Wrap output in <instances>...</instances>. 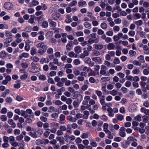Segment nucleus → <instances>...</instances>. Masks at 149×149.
Wrapping results in <instances>:
<instances>
[{
	"label": "nucleus",
	"mask_w": 149,
	"mask_h": 149,
	"mask_svg": "<svg viewBox=\"0 0 149 149\" xmlns=\"http://www.w3.org/2000/svg\"><path fill=\"white\" fill-rule=\"evenodd\" d=\"M36 47L38 49V53L41 55H43L46 52L47 48V46L43 42L38 43Z\"/></svg>",
	"instance_id": "f257e3e1"
},
{
	"label": "nucleus",
	"mask_w": 149,
	"mask_h": 149,
	"mask_svg": "<svg viewBox=\"0 0 149 149\" xmlns=\"http://www.w3.org/2000/svg\"><path fill=\"white\" fill-rule=\"evenodd\" d=\"M42 130L41 129H39L38 131L36 130V129H34L31 132H29L28 134L30 136L34 138L39 137L42 134Z\"/></svg>",
	"instance_id": "f03ea898"
},
{
	"label": "nucleus",
	"mask_w": 149,
	"mask_h": 149,
	"mask_svg": "<svg viewBox=\"0 0 149 149\" xmlns=\"http://www.w3.org/2000/svg\"><path fill=\"white\" fill-rule=\"evenodd\" d=\"M60 129L63 132L66 131L67 133L69 134H72V128H71V125L68 124L67 125L66 127L65 126H61L60 127Z\"/></svg>",
	"instance_id": "7ed1b4c3"
},
{
	"label": "nucleus",
	"mask_w": 149,
	"mask_h": 149,
	"mask_svg": "<svg viewBox=\"0 0 149 149\" xmlns=\"http://www.w3.org/2000/svg\"><path fill=\"white\" fill-rule=\"evenodd\" d=\"M3 6L5 9L8 10H11L13 8V5L12 3L10 2H5Z\"/></svg>",
	"instance_id": "20e7f679"
},
{
	"label": "nucleus",
	"mask_w": 149,
	"mask_h": 149,
	"mask_svg": "<svg viewBox=\"0 0 149 149\" xmlns=\"http://www.w3.org/2000/svg\"><path fill=\"white\" fill-rule=\"evenodd\" d=\"M49 26L51 27V29L53 30L55 29H56L57 25L56 23L50 19H49Z\"/></svg>",
	"instance_id": "39448f33"
},
{
	"label": "nucleus",
	"mask_w": 149,
	"mask_h": 149,
	"mask_svg": "<svg viewBox=\"0 0 149 149\" xmlns=\"http://www.w3.org/2000/svg\"><path fill=\"white\" fill-rule=\"evenodd\" d=\"M140 111L142 113H144L146 115L149 116V109H146L145 107H142Z\"/></svg>",
	"instance_id": "423d86ee"
},
{
	"label": "nucleus",
	"mask_w": 149,
	"mask_h": 149,
	"mask_svg": "<svg viewBox=\"0 0 149 149\" xmlns=\"http://www.w3.org/2000/svg\"><path fill=\"white\" fill-rule=\"evenodd\" d=\"M29 54L27 53H23L18 57V58L19 60H21L23 57L25 58H28L29 56Z\"/></svg>",
	"instance_id": "0eeeda50"
},
{
	"label": "nucleus",
	"mask_w": 149,
	"mask_h": 149,
	"mask_svg": "<svg viewBox=\"0 0 149 149\" xmlns=\"http://www.w3.org/2000/svg\"><path fill=\"white\" fill-rule=\"evenodd\" d=\"M92 59L93 61L100 64L102 63V58L99 57H93L92 58Z\"/></svg>",
	"instance_id": "6e6552de"
},
{
	"label": "nucleus",
	"mask_w": 149,
	"mask_h": 149,
	"mask_svg": "<svg viewBox=\"0 0 149 149\" xmlns=\"http://www.w3.org/2000/svg\"><path fill=\"white\" fill-rule=\"evenodd\" d=\"M115 46L112 43H109L107 45V48L109 50H113L115 49Z\"/></svg>",
	"instance_id": "1a4fd4ad"
},
{
	"label": "nucleus",
	"mask_w": 149,
	"mask_h": 149,
	"mask_svg": "<svg viewBox=\"0 0 149 149\" xmlns=\"http://www.w3.org/2000/svg\"><path fill=\"white\" fill-rule=\"evenodd\" d=\"M49 61V59L47 58H42L41 59L40 63L41 64H43L44 63H47Z\"/></svg>",
	"instance_id": "9d476101"
},
{
	"label": "nucleus",
	"mask_w": 149,
	"mask_h": 149,
	"mask_svg": "<svg viewBox=\"0 0 149 149\" xmlns=\"http://www.w3.org/2000/svg\"><path fill=\"white\" fill-rule=\"evenodd\" d=\"M78 4L79 7H83L87 5L86 2L83 0H80L78 2Z\"/></svg>",
	"instance_id": "9b49d317"
},
{
	"label": "nucleus",
	"mask_w": 149,
	"mask_h": 149,
	"mask_svg": "<svg viewBox=\"0 0 149 149\" xmlns=\"http://www.w3.org/2000/svg\"><path fill=\"white\" fill-rule=\"evenodd\" d=\"M108 112V115L111 117H113L114 116V113L112 111V109L111 107H109L107 109Z\"/></svg>",
	"instance_id": "f8f14e48"
},
{
	"label": "nucleus",
	"mask_w": 149,
	"mask_h": 149,
	"mask_svg": "<svg viewBox=\"0 0 149 149\" xmlns=\"http://www.w3.org/2000/svg\"><path fill=\"white\" fill-rule=\"evenodd\" d=\"M89 53L88 52L85 50L84 51L83 53L81 54L80 56V58L83 59L85 58L86 56H88L89 55Z\"/></svg>",
	"instance_id": "ddd939ff"
},
{
	"label": "nucleus",
	"mask_w": 149,
	"mask_h": 149,
	"mask_svg": "<svg viewBox=\"0 0 149 149\" xmlns=\"http://www.w3.org/2000/svg\"><path fill=\"white\" fill-rule=\"evenodd\" d=\"M143 49L144 54L146 55L149 54V47L147 45H146L145 47H143Z\"/></svg>",
	"instance_id": "4468645a"
},
{
	"label": "nucleus",
	"mask_w": 149,
	"mask_h": 149,
	"mask_svg": "<svg viewBox=\"0 0 149 149\" xmlns=\"http://www.w3.org/2000/svg\"><path fill=\"white\" fill-rule=\"evenodd\" d=\"M60 14L59 13H54L52 15V17L54 19L57 20L60 17Z\"/></svg>",
	"instance_id": "2eb2a0df"
},
{
	"label": "nucleus",
	"mask_w": 149,
	"mask_h": 149,
	"mask_svg": "<svg viewBox=\"0 0 149 149\" xmlns=\"http://www.w3.org/2000/svg\"><path fill=\"white\" fill-rule=\"evenodd\" d=\"M99 40V39L98 38L95 39H89L88 41V42L89 44H91L94 43H97L98 42Z\"/></svg>",
	"instance_id": "dca6fc26"
},
{
	"label": "nucleus",
	"mask_w": 149,
	"mask_h": 149,
	"mask_svg": "<svg viewBox=\"0 0 149 149\" xmlns=\"http://www.w3.org/2000/svg\"><path fill=\"white\" fill-rule=\"evenodd\" d=\"M8 123L11 125V127L13 128H15L16 126L15 123L12 119H10L8 121Z\"/></svg>",
	"instance_id": "f3484780"
},
{
	"label": "nucleus",
	"mask_w": 149,
	"mask_h": 149,
	"mask_svg": "<svg viewBox=\"0 0 149 149\" xmlns=\"http://www.w3.org/2000/svg\"><path fill=\"white\" fill-rule=\"evenodd\" d=\"M74 49L75 52L77 54H79L82 52L81 48L79 46H76L74 48Z\"/></svg>",
	"instance_id": "a211bd4d"
},
{
	"label": "nucleus",
	"mask_w": 149,
	"mask_h": 149,
	"mask_svg": "<svg viewBox=\"0 0 149 149\" xmlns=\"http://www.w3.org/2000/svg\"><path fill=\"white\" fill-rule=\"evenodd\" d=\"M76 93L77 95V96L76 98L77 99L79 102H80L82 100L83 96L81 95L79 92H77Z\"/></svg>",
	"instance_id": "6ab92c4d"
},
{
	"label": "nucleus",
	"mask_w": 149,
	"mask_h": 149,
	"mask_svg": "<svg viewBox=\"0 0 149 149\" xmlns=\"http://www.w3.org/2000/svg\"><path fill=\"white\" fill-rule=\"evenodd\" d=\"M6 56V53L4 51H2L0 52V57L2 58H5Z\"/></svg>",
	"instance_id": "aec40b11"
},
{
	"label": "nucleus",
	"mask_w": 149,
	"mask_h": 149,
	"mask_svg": "<svg viewBox=\"0 0 149 149\" xmlns=\"http://www.w3.org/2000/svg\"><path fill=\"white\" fill-rule=\"evenodd\" d=\"M56 139L57 141H59L60 143L61 144H63L64 143V141L63 139V138L61 137L58 136L56 138Z\"/></svg>",
	"instance_id": "412c9836"
},
{
	"label": "nucleus",
	"mask_w": 149,
	"mask_h": 149,
	"mask_svg": "<svg viewBox=\"0 0 149 149\" xmlns=\"http://www.w3.org/2000/svg\"><path fill=\"white\" fill-rule=\"evenodd\" d=\"M8 28V25L6 24H0V29H7Z\"/></svg>",
	"instance_id": "4be33fe9"
},
{
	"label": "nucleus",
	"mask_w": 149,
	"mask_h": 149,
	"mask_svg": "<svg viewBox=\"0 0 149 149\" xmlns=\"http://www.w3.org/2000/svg\"><path fill=\"white\" fill-rule=\"evenodd\" d=\"M68 56L70 58L77 57V55L72 51L70 52L68 54Z\"/></svg>",
	"instance_id": "5701e85b"
},
{
	"label": "nucleus",
	"mask_w": 149,
	"mask_h": 149,
	"mask_svg": "<svg viewBox=\"0 0 149 149\" xmlns=\"http://www.w3.org/2000/svg\"><path fill=\"white\" fill-rule=\"evenodd\" d=\"M84 25L86 28L88 29H90L92 28L91 24L87 22H84Z\"/></svg>",
	"instance_id": "b1692460"
},
{
	"label": "nucleus",
	"mask_w": 149,
	"mask_h": 149,
	"mask_svg": "<svg viewBox=\"0 0 149 149\" xmlns=\"http://www.w3.org/2000/svg\"><path fill=\"white\" fill-rule=\"evenodd\" d=\"M72 20L70 16L69 15H67L66 16V19H65V22L66 23H69L71 22Z\"/></svg>",
	"instance_id": "393cba45"
},
{
	"label": "nucleus",
	"mask_w": 149,
	"mask_h": 149,
	"mask_svg": "<svg viewBox=\"0 0 149 149\" xmlns=\"http://www.w3.org/2000/svg\"><path fill=\"white\" fill-rule=\"evenodd\" d=\"M49 109L50 110V112L51 113L53 112H57L58 110V109L55 108V107L52 106L49 107Z\"/></svg>",
	"instance_id": "a878e982"
},
{
	"label": "nucleus",
	"mask_w": 149,
	"mask_h": 149,
	"mask_svg": "<svg viewBox=\"0 0 149 149\" xmlns=\"http://www.w3.org/2000/svg\"><path fill=\"white\" fill-rule=\"evenodd\" d=\"M51 126L52 127L57 129L59 126V124L56 123H52L50 124Z\"/></svg>",
	"instance_id": "bb28decb"
},
{
	"label": "nucleus",
	"mask_w": 149,
	"mask_h": 149,
	"mask_svg": "<svg viewBox=\"0 0 149 149\" xmlns=\"http://www.w3.org/2000/svg\"><path fill=\"white\" fill-rule=\"evenodd\" d=\"M84 118L86 119L88 118V116L90 115L89 112L88 111H85L84 112Z\"/></svg>",
	"instance_id": "cd10ccee"
},
{
	"label": "nucleus",
	"mask_w": 149,
	"mask_h": 149,
	"mask_svg": "<svg viewBox=\"0 0 149 149\" xmlns=\"http://www.w3.org/2000/svg\"><path fill=\"white\" fill-rule=\"evenodd\" d=\"M118 120H119L122 121L124 119L123 116L120 114H118L116 115Z\"/></svg>",
	"instance_id": "c85d7f7f"
},
{
	"label": "nucleus",
	"mask_w": 149,
	"mask_h": 149,
	"mask_svg": "<svg viewBox=\"0 0 149 149\" xmlns=\"http://www.w3.org/2000/svg\"><path fill=\"white\" fill-rule=\"evenodd\" d=\"M1 121L3 122H5L7 120V118L6 116L5 115H1L0 117Z\"/></svg>",
	"instance_id": "c756f323"
},
{
	"label": "nucleus",
	"mask_w": 149,
	"mask_h": 149,
	"mask_svg": "<svg viewBox=\"0 0 149 149\" xmlns=\"http://www.w3.org/2000/svg\"><path fill=\"white\" fill-rule=\"evenodd\" d=\"M58 6L56 4L52 5L50 8V10L52 11H54L58 8Z\"/></svg>",
	"instance_id": "7c9ffc66"
},
{
	"label": "nucleus",
	"mask_w": 149,
	"mask_h": 149,
	"mask_svg": "<svg viewBox=\"0 0 149 149\" xmlns=\"http://www.w3.org/2000/svg\"><path fill=\"white\" fill-rule=\"evenodd\" d=\"M81 67L83 68L82 70L83 71H87V72H89L91 69L90 68L86 66H84V65L81 66Z\"/></svg>",
	"instance_id": "2f4dec72"
},
{
	"label": "nucleus",
	"mask_w": 149,
	"mask_h": 149,
	"mask_svg": "<svg viewBox=\"0 0 149 149\" xmlns=\"http://www.w3.org/2000/svg\"><path fill=\"white\" fill-rule=\"evenodd\" d=\"M96 38V35L95 33H92L90 34L88 36V38L89 39L95 38Z\"/></svg>",
	"instance_id": "473e14b6"
},
{
	"label": "nucleus",
	"mask_w": 149,
	"mask_h": 149,
	"mask_svg": "<svg viewBox=\"0 0 149 149\" xmlns=\"http://www.w3.org/2000/svg\"><path fill=\"white\" fill-rule=\"evenodd\" d=\"M127 140L130 142L137 141V140L132 136H130L127 138Z\"/></svg>",
	"instance_id": "72a5a7b5"
},
{
	"label": "nucleus",
	"mask_w": 149,
	"mask_h": 149,
	"mask_svg": "<svg viewBox=\"0 0 149 149\" xmlns=\"http://www.w3.org/2000/svg\"><path fill=\"white\" fill-rule=\"evenodd\" d=\"M67 118L69 120L72 122H75L76 121V119L75 118H73L72 117L70 116H68L67 117Z\"/></svg>",
	"instance_id": "f704fd0d"
},
{
	"label": "nucleus",
	"mask_w": 149,
	"mask_h": 149,
	"mask_svg": "<svg viewBox=\"0 0 149 149\" xmlns=\"http://www.w3.org/2000/svg\"><path fill=\"white\" fill-rule=\"evenodd\" d=\"M110 79V77H102L101 78L100 81L102 82H106L109 81Z\"/></svg>",
	"instance_id": "c9c22d12"
},
{
	"label": "nucleus",
	"mask_w": 149,
	"mask_h": 149,
	"mask_svg": "<svg viewBox=\"0 0 149 149\" xmlns=\"http://www.w3.org/2000/svg\"><path fill=\"white\" fill-rule=\"evenodd\" d=\"M77 3V1L74 0L72 1H71L70 4L69 5V6H70L71 7L75 6Z\"/></svg>",
	"instance_id": "e433bc0d"
},
{
	"label": "nucleus",
	"mask_w": 149,
	"mask_h": 149,
	"mask_svg": "<svg viewBox=\"0 0 149 149\" xmlns=\"http://www.w3.org/2000/svg\"><path fill=\"white\" fill-rule=\"evenodd\" d=\"M31 17L29 19L28 22L31 24H33L34 22L35 15H31Z\"/></svg>",
	"instance_id": "4c0bfd02"
},
{
	"label": "nucleus",
	"mask_w": 149,
	"mask_h": 149,
	"mask_svg": "<svg viewBox=\"0 0 149 149\" xmlns=\"http://www.w3.org/2000/svg\"><path fill=\"white\" fill-rule=\"evenodd\" d=\"M100 55V53L97 51L93 50V51L92 55L93 56H98Z\"/></svg>",
	"instance_id": "58836bf2"
},
{
	"label": "nucleus",
	"mask_w": 149,
	"mask_h": 149,
	"mask_svg": "<svg viewBox=\"0 0 149 149\" xmlns=\"http://www.w3.org/2000/svg\"><path fill=\"white\" fill-rule=\"evenodd\" d=\"M73 63L74 65H77L80 64L81 63V62L79 59H76L73 61Z\"/></svg>",
	"instance_id": "ea45409f"
},
{
	"label": "nucleus",
	"mask_w": 149,
	"mask_h": 149,
	"mask_svg": "<svg viewBox=\"0 0 149 149\" xmlns=\"http://www.w3.org/2000/svg\"><path fill=\"white\" fill-rule=\"evenodd\" d=\"M28 74L27 73H24L20 77V78L22 80L26 79L28 77Z\"/></svg>",
	"instance_id": "a19ab883"
},
{
	"label": "nucleus",
	"mask_w": 149,
	"mask_h": 149,
	"mask_svg": "<svg viewBox=\"0 0 149 149\" xmlns=\"http://www.w3.org/2000/svg\"><path fill=\"white\" fill-rule=\"evenodd\" d=\"M88 133H83L81 136V137L83 139H85L88 138Z\"/></svg>",
	"instance_id": "79ce46f5"
},
{
	"label": "nucleus",
	"mask_w": 149,
	"mask_h": 149,
	"mask_svg": "<svg viewBox=\"0 0 149 149\" xmlns=\"http://www.w3.org/2000/svg\"><path fill=\"white\" fill-rule=\"evenodd\" d=\"M36 143L37 145H40L43 144V141L40 139H38L36 141Z\"/></svg>",
	"instance_id": "37998d69"
},
{
	"label": "nucleus",
	"mask_w": 149,
	"mask_h": 149,
	"mask_svg": "<svg viewBox=\"0 0 149 149\" xmlns=\"http://www.w3.org/2000/svg\"><path fill=\"white\" fill-rule=\"evenodd\" d=\"M113 29L114 32H118L120 31V27L118 26H114Z\"/></svg>",
	"instance_id": "c03bdc74"
},
{
	"label": "nucleus",
	"mask_w": 149,
	"mask_h": 149,
	"mask_svg": "<svg viewBox=\"0 0 149 149\" xmlns=\"http://www.w3.org/2000/svg\"><path fill=\"white\" fill-rule=\"evenodd\" d=\"M36 53V50L34 47H32L31 50V55L33 56Z\"/></svg>",
	"instance_id": "a18cd8bd"
},
{
	"label": "nucleus",
	"mask_w": 149,
	"mask_h": 149,
	"mask_svg": "<svg viewBox=\"0 0 149 149\" xmlns=\"http://www.w3.org/2000/svg\"><path fill=\"white\" fill-rule=\"evenodd\" d=\"M65 137L68 139H70L71 141L74 140L75 138V136L73 135H71L70 136L66 135L65 136Z\"/></svg>",
	"instance_id": "49530a36"
},
{
	"label": "nucleus",
	"mask_w": 149,
	"mask_h": 149,
	"mask_svg": "<svg viewBox=\"0 0 149 149\" xmlns=\"http://www.w3.org/2000/svg\"><path fill=\"white\" fill-rule=\"evenodd\" d=\"M87 16L92 19V20L95 19V18L93 16V13L90 12H88L87 13Z\"/></svg>",
	"instance_id": "de8ad7c7"
},
{
	"label": "nucleus",
	"mask_w": 149,
	"mask_h": 149,
	"mask_svg": "<svg viewBox=\"0 0 149 149\" xmlns=\"http://www.w3.org/2000/svg\"><path fill=\"white\" fill-rule=\"evenodd\" d=\"M18 83L16 84H15L14 85V87L16 88H19L21 86V82L19 80H18Z\"/></svg>",
	"instance_id": "09e8293b"
},
{
	"label": "nucleus",
	"mask_w": 149,
	"mask_h": 149,
	"mask_svg": "<svg viewBox=\"0 0 149 149\" xmlns=\"http://www.w3.org/2000/svg\"><path fill=\"white\" fill-rule=\"evenodd\" d=\"M114 22L116 24H119L121 23L122 20L120 18H118L115 19Z\"/></svg>",
	"instance_id": "8fccbe9b"
},
{
	"label": "nucleus",
	"mask_w": 149,
	"mask_h": 149,
	"mask_svg": "<svg viewBox=\"0 0 149 149\" xmlns=\"http://www.w3.org/2000/svg\"><path fill=\"white\" fill-rule=\"evenodd\" d=\"M109 93L112 95L115 96L117 95V91L115 90H113L110 91Z\"/></svg>",
	"instance_id": "3c124183"
},
{
	"label": "nucleus",
	"mask_w": 149,
	"mask_h": 149,
	"mask_svg": "<svg viewBox=\"0 0 149 149\" xmlns=\"http://www.w3.org/2000/svg\"><path fill=\"white\" fill-rule=\"evenodd\" d=\"M32 28L31 26H28L25 28V31L27 32H30L32 31Z\"/></svg>",
	"instance_id": "603ef678"
},
{
	"label": "nucleus",
	"mask_w": 149,
	"mask_h": 149,
	"mask_svg": "<svg viewBox=\"0 0 149 149\" xmlns=\"http://www.w3.org/2000/svg\"><path fill=\"white\" fill-rule=\"evenodd\" d=\"M135 24L138 26H140L143 23V21L141 20H140L135 22Z\"/></svg>",
	"instance_id": "864d4df0"
},
{
	"label": "nucleus",
	"mask_w": 149,
	"mask_h": 149,
	"mask_svg": "<svg viewBox=\"0 0 149 149\" xmlns=\"http://www.w3.org/2000/svg\"><path fill=\"white\" fill-rule=\"evenodd\" d=\"M16 100L18 101L21 102L24 100L23 97L19 95H18L16 97Z\"/></svg>",
	"instance_id": "5fc2aeb1"
},
{
	"label": "nucleus",
	"mask_w": 149,
	"mask_h": 149,
	"mask_svg": "<svg viewBox=\"0 0 149 149\" xmlns=\"http://www.w3.org/2000/svg\"><path fill=\"white\" fill-rule=\"evenodd\" d=\"M88 74V76H95L96 74L94 71H93L91 69H90V70L89 71Z\"/></svg>",
	"instance_id": "6e6d98bb"
},
{
	"label": "nucleus",
	"mask_w": 149,
	"mask_h": 149,
	"mask_svg": "<svg viewBox=\"0 0 149 149\" xmlns=\"http://www.w3.org/2000/svg\"><path fill=\"white\" fill-rule=\"evenodd\" d=\"M101 27L104 29H105L107 27V24L105 23H102L101 24Z\"/></svg>",
	"instance_id": "4d7b16f0"
},
{
	"label": "nucleus",
	"mask_w": 149,
	"mask_h": 149,
	"mask_svg": "<svg viewBox=\"0 0 149 149\" xmlns=\"http://www.w3.org/2000/svg\"><path fill=\"white\" fill-rule=\"evenodd\" d=\"M90 145L91 146L93 147H96L97 146V143L94 141L93 140H92L91 141Z\"/></svg>",
	"instance_id": "13d9d810"
},
{
	"label": "nucleus",
	"mask_w": 149,
	"mask_h": 149,
	"mask_svg": "<svg viewBox=\"0 0 149 149\" xmlns=\"http://www.w3.org/2000/svg\"><path fill=\"white\" fill-rule=\"evenodd\" d=\"M4 41V43L7 44L11 42L12 41V40H11V38H7L5 39Z\"/></svg>",
	"instance_id": "bf43d9fd"
},
{
	"label": "nucleus",
	"mask_w": 149,
	"mask_h": 149,
	"mask_svg": "<svg viewBox=\"0 0 149 149\" xmlns=\"http://www.w3.org/2000/svg\"><path fill=\"white\" fill-rule=\"evenodd\" d=\"M118 43L119 44H122L125 46L127 45L128 44V42L126 41H120L118 42Z\"/></svg>",
	"instance_id": "052dcab7"
},
{
	"label": "nucleus",
	"mask_w": 149,
	"mask_h": 149,
	"mask_svg": "<svg viewBox=\"0 0 149 149\" xmlns=\"http://www.w3.org/2000/svg\"><path fill=\"white\" fill-rule=\"evenodd\" d=\"M6 101L8 103H11L12 102L13 99L10 97H7L5 99Z\"/></svg>",
	"instance_id": "680f3d73"
},
{
	"label": "nucleus",
	"mask_w": 149,
	"mask_h": 149,
	"mask_svg": "<svg viewBox=\"0 0 149 149\" xmlns=\"http://www.w3.org/2000/svg\"><path fill=\"white\" fill-rule=\"evenodd\" d=\"M95 48L96 49H101L103 48V45L102 44L96 45H95Z\"/></svg>",
	"instance_id": "e2e57ef3"
},
{
	"label": "nucleus",
	"mask_w": 149,
	"mask_h": 149,
	"mask_svg": "<svg viewBox=\"0 0 149 149\" xmlns=\"http://www.w3.org/2000/svg\"><path fill=\"white\" fill-rule=\"evenodd\" d=\"M132 63L135 65L136 66H140L141 65V63L138 61L134 60L133 62Z\"/></svg>",
	"instance_id": "0e129e2a"
},
{
	"label": "nucleus",
	"mask_w": 149,
	"mask_h": 149,
	"mask_svg": "<svg viewBox=\"0 0 149 149\" xmlns=\"http://www.w3.org/2000/svg\"><path fill=\"white\" fill-rule=\"evenodd\" d=\"M48 26V24L47 21H44L42 24V26L44 28H46Z\"/></svg>",
	"instance_id": "69168bd1"
},
{
	"label": "nucleus",
	"mask_w": 149,
	"mask_h": 149,
	"mask_svg": "<svg viewBox=\"0 0 149 149\" xmlns=\"http://www.w3.org/2000/svg\"><path fill=\"white\" fill-rule=\"evenodd\" d=\"M31 4L34 6H36L39 4V3L38 1L36 0H33L32 1Z\"/></svg>",
	"instance_id": "338daca9"
},
{
	"label": "nucleus",
	"mask_w": 149,
	"mask_h": 149,
	"mask_svg": "<svg viewBox=\"0 0 149 149\" xmlns=\"http://www.w3.org/2000/svg\"><path fill=\"white\" fill-rule=\"evenodd\" d=\"M48 82L52 84H55V82L54 81L53 79L52 78H49L47 80Z\"/></svg>",
	"instance_id": "774afa93"
}]
</instances>
